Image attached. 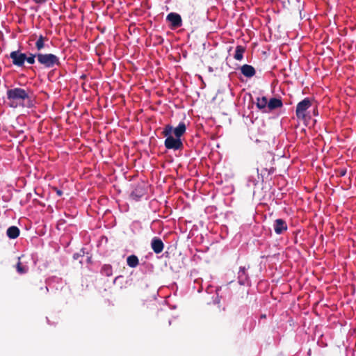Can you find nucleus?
Wrapping results in <instances>:
<instances>
[{
    "mask_svg": "<svg viewBox=\"0 0 356 356\" xmlns=\"http://www.w3.org/2000/svg\"><path fill=\"white\" fill-rule=\"evenodd\" d=\"M38 61L46 67L51 68L55 65H59V58L52 54H37Z\"/></svg>",
    "mask_w": 356,
    "mask_h": 356,
    "instance_id": "obj_3",
    "label": "nucleus"
},
{
    "mask_svg": "<svg viewBox=\"0 0 356 356\" xmlns=\"http://www.w3.org/2000/svg\"><path fill=\"white\" fill-rule=\"evenodd\" d=\"M57 193H58L59 195H61V191H57Z\"/></svg>",
    "mask_w": 356,
    "mask_h": 356,
    "instance_id": "obj_21",
    "label": "nucleus"
},
{
    "mask_svg": "<svg viewBox=\"0 0 356 356\" xmlns=\"http://www.w3.org/2000/svg\"><path fill=\"white\" fill-rule=\"evenodd\" d=\"M17 270L19 273H25L27 271V268L22 266L19 262L17 264Z\"/></svg>",
    "mask_w": 356,
    "mask_h": 356,
    "instance_id": "obj_17",
    "label": "nucleus"
},
{
    "mask_svg": "<svg viewBox=\"0 0 356 356\" xmlns=\"http://www.w3.org/2000/svg\"><path fill=\"white\" fill-rule=\"evenodd\" d=\"M245 274V269L244 268H241V270L239 272V274ZM239 276H241V275H240Z\"/></svg>",
    "mask_w": 356,
    "mask_h": 356,
    "instance_id": "obj_19",
    "label": "nucleus"
},
{
    "mask_svg": "<svg viewBox=\"0 0 356 356\" xmlns=\"http://www.w3.org/2000/svg\"><path fill=\"white\" fill-rule=\"evenodd\" d=\"M35 58H37V54H35V55L31 54V56L26 57V60L29 64H33L35 63Z\"/></svg>",
    "mask_w": 356,
    "mask_h": 356,
    "instance_id": "obj_18",
    "label": "nucleus"
},
{
    "mask_svg": "<svg viewBox=\"0 0 356 356\" xmlns=\"http://www.w3.org/2000/svg\"><path fill=\"white\" fill-rule=\"evenodd\" d=\"M163 134L166 139L165 140V146L167 149H173L175 150L179 149L182 147L183 144L180 138H174L172 134V127L167 125L163 131Z\"/></svg>",
    "mask_w": 356,
    "mask_h": 356,
    "instance_id": "obj_2",
    "label": "nucleus"
},
{
    "mask_svg": "<svg viewBox=\"0 0 356 356\" xmlns=\"http://www.w3.org/2000/svg\"><path fill=\"white\" fill-rule=\"evenodd\" d=\"M241 72L243 75L248 77L252 76L255 73L254 67L249 65H244L242 66Z\"/></svg>",
    "mask_w": 356,
    "mask_h": 356,
    "instance_id": "obj_11",
    "label": "nucleus"
},
{
    "mask_svg": "<svg viewBox=\"0 0 356 356\" xmlns=\"http://www.w3.org/2000/svg\"><path fill=\"white\" fill-rule=\"evenodd\" d=\"M127 262L128 266L131 268H135L138 265V259L135 255H131L127 257Z\"/></svg>",
    "mask_w": 356,
    "mask_h": 356,
    "instance_id": "obj_14",
    "label": "nucleus"
},
{
    "mask_svg": "<svg viewBox=\"0 0 356 356\" xmlns=\"http://www.w3.org/2000/svg\"><path fill=\"white\" fill-rule=\"evenodd\" d=\"M7 97L10 101V106L17 107L22 104L24 99L29 97L27 91L22 88H15L7 91Z\"/></svg>",
    "mask_w": 356,
    "mask_h": 356,
    "instance_id": "obj_1",
    "label": "nucleus"
},
{
    "mask_svg": "<svg viewBox=\"0 0 356 356\" xmlns=\"http://www.w3.org/2000/svg\"><path fill=\"white\" fill-rule=\"evenodd\" d=\"M273 227H274L275 232L277 234H282L284 231L286 230V229H287V225H286L285 221H284L282 219H277L274 222Z\"/></svg>",
    "mask_w": 356,
    "mask_h": 356,
    "instance_id": "obj_7",
    "label": "nucleus"
},
{
    "mask_svg": "<svg viewBox=\"0 0 356 356\" xmlns=\"http://www.w3.org/2000/svg\"><path fill=\"white\" fill-rule=\"evenodd\" d=\"M312 106V102L305 98L300 102L296 106V116L298 119L304 120L307 116V111Z\"/></svg>",
    "mask_w": 356,
    "mask_h": 356,
    "instance_id": "obj_4",
    "label": "nucleus"
},
{
    "mask_svg": "<svg viewBox=\"0 0 356 356\" xmlns=\"http://www.w3.org/2000/svg\"><path fill=\"white\" fill-rule=\"evenodd\" d=\"M44 0H35V2L37 3H40V2H42Z\"/></svg>",
    "mask_w": 356,
    "mask_h": 356,
    "instance_id": "obj_20",
    "label": "nucleus"
},
{
    "mask_svg": "<svg viewBox=\"0 0 356 356\" xmlns=\"http://www.w3.org/2000/svg\"><path fill=\"white\" fill-rule=\"evenodd\" d=\"M245 49L241 46H237L235 51L234 58L241 60L243 59V54Z\"/></svg>",
    "mask_w": 356,
    "mask_h": 356,
    "instance_id": "obj_15",
    "label": "nucleus"
},
{
    "mask_svg": "<svg viewBox=\"0 0 356 356\" xmlns=\"http://www.w3.org/2000/svg\"><path fill=\"white\" fill-rule=\"evenodd\" d=\"M19 234V229L15 226L10 227L7 229V235L10 238H15Z\"/></svg>",
    "mask_w": 356,
    "mask_h": 356,
    "instance_id": "obj_13",
    "label": "nucleus"
},
{
    "mask_svg": "<svg viewBox=\"0 0 356 356\" xmlns=\"http://www.w3.org/2000/svg\"><path fill=\"white\" fill-rule=\"evenodd\" d=\"M257 106L259 109H263L264 112L267 111L268 99L266 97H258L257 99Z\"/></svg>",
    "mask_w": 356,
    "mask_h": 356,
    "instance_id": "obj_12",
    "label": "nucleus"
},
{
    "mask_svg": "<svg viewBox=\"0 0 356 356\" xmlns=\"http://www.w3.org/2000/svg\"><path fill=\"white\" fill-rule=\"evenodd\" d=\"M151 246L154 252L160 253L163 250V243L162 241L158 238H154L151 243Z\"/></svg>",
    "mask_w": 356,
    "mask_h": 356,
    "instance_id": "obj_9",
    "label": "nucleus"
},
{
    "mask_svg": "<svg viewBox=\"0 0 356 356\" xmlns=\"http://www.w3.org/2000/svg\"><path fill=\"white\" fill-rule=\"evenodd\" d=\"M10 57L13 60V63L17 66H22L26 58V54L19 51H12L10 54Z\"/></svg>",
    "mask_w": 356,
    "mask_h": 356,
    "instance_id": "obj_5",
    "label": "nucleus"
},
{
    "mask_svg": "<svg viewBox=\"0 0 356 356\" xmlns=\"http://www.w3.org/2000/svg\"><path fill=\"white\" fill-rule=\"evenodd\" d=\"M45 38L40 35L35 43V47L38 51L41 50L44 47Z\"/></svg>",
    "mask_w": 356,
    "mask_h": 356,
    "instance_id": "obj_16",
    "label": "nucleus"
},
{
    "mask_svg": "<svg viewBox=\"0 0 356 356\" xmlns=\"http://www.w3.org/2000/svg\"><path fill=\"white\" fill-rule=\"evenodd\" d=\"M167 20H168L173 26L179 27L181 25V16L177 13H171L168 15Z\"/></svg>",
    "mask_w": 356,
    "mask_h": 356,
    "instance_id": "obj_6",
    "label": "nucleus"
},
{
    "mask_svg": "<svg viewBox=\"0 0 356 356\" xmlns=\"http://www.w3.org/2000/svg\"><path fill=\"white\" fill-rule=\"evenodd\" d=\"M185 131L186 125L184 123H179L176 128H172V134H174L175 136L178 138H180V137L185 133Z\"/></svg>",
    "mask_w": 356,
    "mask_h": 356,
    "instance_id": "obj_10",
    "label": "nucleus"
},
{
    "mask_svg": "<svg viewBox=\"0 0 356 356\" xmlns=\"http://www.w3.org/2000/svg\"><path fill=\"white\" fill-rule=\"evenodd\" d=\"M282 106V102L280 99L276 98H272L268 102L267 111L266 113H268L275 108H280Z\"/></svg>",
    "mask_w": 356,
    "mask_h": 356,
    "instance_id": "obj_8",
    "label": "nucleus"
}]
</instances>
